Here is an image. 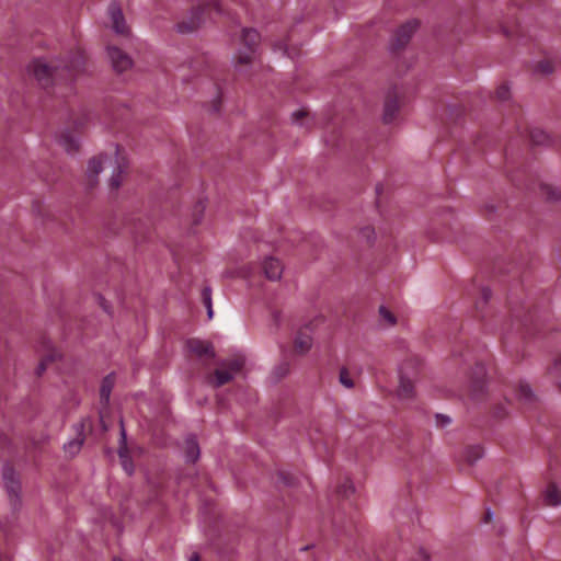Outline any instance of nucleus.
Segmentation results:
<instances>
[{"instance_id":"obj_7","label":"nucleus","mask_w":561,"mask_h":561,"mask_svg":"<svg viewBox=\"0 0 561 561\" xmlns=\"http://www.w3.org/2000/svg\"><path fill=\"white\" fill-rule=\"evenodd\" d=\"M108 16L112 30L118 35H127L129 28L126 24L123 11L117 3H111L108 7Z\"/></svg>"},{"instance_id":"obj_13","label":"nucleus","mask_w":561,"mask_h":561,"mask_svg":"<svg viewBox=\"0 0 561 561\" xmlns=\"http://www.w3.org/2000/svg\"><path fill=\"white\" fill-rule=\"evenodd\" d=\"M3 480L5 490L9 493V495L12 499H16L20 493V482L19 479L16 478L15 472L12 469L7 468L3 472Z\"/></svg>"},{"instance_id":"obj_26","label":"nucleus","mask_w":561,"mask_h":561,"mask_svg":"<svg viewBox=\"0 0 561 561\" xmlns=\"http://www.w3.org/2000/svg\"><path fill=\"white\" fill-rule=\"evenodd\" d=\"M531 139L537 145H546L550 141L549 136L542 130H534L531 133Z\"/></svg>"},{"instance_id":"obj_38","label":"nucleus","mask_w":561,"mask_h":561,"mask_svg":"<svg viewBox=\"0 0 561 561\" xmlns=\"http://www.w3.org/2000/svg\"><path fill=\"white\" fill-rule=\"evenodd\" d=\"M191 561H199L198 557L197 556H194L191 558Z\"/></svg>"},{"instance_id":"obj_35","label":"nucleus","mask_w":561,"mask_h":561,"mask_svg":"<svg viewBox=\"0 0 561 561\" xmlns=\"http://www.w3.org/2000/svg\"><path fill=\"white\" fill-rule=\"evenodd\" d=\"M494 518V513L492 511H488L485 514V522H491Z\"/></svg>"},{"instance_id":"obj_11","label":"nucleus","mask_w":561,"mask_h":561,"mask_svg":"<svg viewBox=\"0 0 561 561\" xmlns=\"http://www.w3.org/2000/svg\"><path fill=\"white\" fill-rule=\"evenodd\" d=\"M126 431L124 427V422L121 420V445L118 449V455L121 459V463L123 469L130 476L134 472V465L129 458L127 443H126Z\"/></svg>"},{"instance_id":"obj_6","label":"nucleus","mask_w":561,"mask_h":561,"mask_svg":"<svg viewBox=\"0 0 561 561\" xmlns=\"http://www.w3.org/2000/svg\"><path fill=\"white\" fill-rule=\"evenodd\" d=\"M108 60L113 69L123 73L131 69L134 61L131 57L116 46H107L106 48Z\"/></svg>"},{"instance_id":"obj_30","label":"nucleus","mask_w":561,"mask_h":561,"mask_svg":"<svg viewBox=\"0 0 561 561\" xmlns=\"http://www.w3.org/2000/svg\"><path fill=\"white\" fill-rule=\"evenodd\" d=\"M360 236L363 239L370 242L375 239V231L371 227H365L360 230Z\"/></svg>"},{"instance_id":"obj_19","label":"nucleus","mask_w":561,"mask_h":561,"mask_svg":"<svg viewBox=\"0 0 561 561\" xmlns=\"http://www.w3.org/2000/svg\"><path fill=\"white\" fill-rule=\"evenodd\" d=\"M58 142L68 153H73L79 148L78 139L68 133L61 134L58 137Z\"/></svg>"},{"instance_id":"obj_20","label":"nucleus","mask_w":561,"mask_h":561,"mask_svg":"<svg viewBox=\"0 0 561 561\" xmlns=\"http://www.w3.org/2000/svg\"><path fill=\"white\" fill-rule=\"evenodd\" d=\"M185 457L187 461H196L199 457V447L194 437H188L185 442Z\"/></svg>"},{"instance_id":"obj_34","label":"nucleus","mask_w":561,"mask_h":561,"mask_svg":"<svg viewBox=\"0 0 561 561\" xmlns=\"http://www.w3.org/2000/svg\"><path fill=\"white\" fill-rule=\"evenodd\" d=\"M342 492H343V494L345 496H348L351 493L354 492V488H353V485L351 483H347V485H343V491Z\"/></svg>"},{"instance_id":"obj_27","label":"nucleus","mask_w":561,"mask_h":561,"mask_svg":"<svg viewBox=\"0 0 561 561\" xmlns=\"http://www.w3.org/2000/svg\"><path fill=\"white\" fill-rule=\"evenodd\" d=\"M546 195L549 201L557 202L561 201V188L553 186H546Z\"/></svg>"},{"instance_id":"obj_10","label":"nucleus","mask_w":561,"mask_h":561,"mask_svg":"<svg viewBox=\"0 0 561 561\" xmlns=\"http://www.w3.org/2000/svg\"><path fill=\"white\" fill-rule=\"evenodd\" d=\"M262 270L267 279L275 282L280 279L284 266L278 259L267 256L262 262Z\"/></svg>"},{"instance_id":"obj_29","label":"nucleus","mask_w":561,"mask_h":561,"mask_svg":"<svg viewBox=\"0 0 561 561\" xmlns=\"http://www.w3.org/2000/svg\"><path fill=\"white\" fill-rule=\"evenodd\" d=\"M340 382L347 389H352L354 387V381L346 369H342L340 371Z\"/></svg>"},{"instance_id":"obj_32","label":"nucleus","mask_w":561,"mask_h":561,"mask_svg":"<svg viewBox=\"0 0 561 561\" xmlns=\"http://www.w3.org/2000/svg\"><path fill=\"white\" fill-rule=\"evenodd\" d=\"M308 113L306 111L299 110L291 114V119L294 123L302 125L301 118L306 117Z\"/></svg>"},{"instance_id":"obj_2","label":"nucleus","mask_w":561,"mask_h":561,"mask_svg":"<svg viewBox=\"0 0 561 561\" xmlns=\"http://www.w3.org/2000/svg\"><path fill=\"white\" fill-rule=\"evenodd\" d=\"M27 72L39 84L48 85L57 79L68 80L75 77V72L70 67L57 60L34 59L27 66Z\"/></svg>"},{"instance_id":"obj_41","label":"nucleus","mask_w":561,"mask_h":561,"mask_svg":"<svg viewBox=\"0 0 561 561\" xmlns=\"http://www.w3.org/2000/svg\"><path fill=\"white\" fill-rule=\"evenodd\" d=\"M114 561H122V560H119V559H114Z\"/></svg>"},{"instance_id":"obj_37","label":"nucleus","mask_w":561,"mask_h":561,"mask_svg":"<svg viewBox=\"0 0 561 561\" xmlns=\"http://www.w3.org/2000/svg\"><path fill=\"white\" fill-rule=\"evenodd\" d=\"M482 294H483V297H484L485 299H488V297L490 296V294H491V293H490V290H489V289H485V288H484V289L482 290Z\"/></svg>"},{"instance_id":"obj_31","label":"nucleus","mask_w":561,"mask_h":561,"mask_svg":"<svg viewBox=\"0 0 561 561\" xmlns=\"http://www.w3.org/2000/svg\"><path fill=\"white\" fill-rule=\"evenodd\" d=\"M496 98L501 101H506L510 98V90L506 85H502L496 90Z\"/></svg>"},{"instance_id":"obj_36","label":"nucleus","mask_w":561,"mask_h":561,"mask_svg":"<svg viewBox=\"0 0 561 561\" xmlns=\"http://www.w3.org/2000/svg\"><path fill=\"white\" fill-rule=\"evenodd\" d=\"M45 370V362H42L38 366V375H41Z\"/></svg>"},{"instance_id":"obj_21","label":"nucleus","mask_w":561,"mask_h":561,"mask_svg":"<svg viewBox=\"0 0 561 561\" xmlns=\"http://www.w3.org/2000/svg\"><path fill=\"white\" fill-rule=\"evenodd\" d=\"M84 443V438L81 434H79L76 438L69 440L64 445V450L70 457H73L79 454Z\"/></svg>"},{"instance_id":"obj_12","label":"nucleus","mask_w":561,"mask_h":561,"mask_svg":"<svg viewBox=\"0 0 561 561\" xmlns=\"http://www.w3.org/2000/svg\"><path fill=\"white\" fill-rule=\"evenodd\" d=\"M313 345V339L309 330L301 329L294 341L295 351L300 355L307 354Z\"/></svg>"},{"instance_id":"obj_39","label":"nucleus","mask_w":561,"mask_h":561,"mask_svg":"<svg viewBox=\"0 0 561 561\" xmlns=\"http://www.w3.org/2000/svg\"><path fill=\"white\" fill-rule=\"evenodd\" d=\"M54 358H55L54 356H48V358H47V359H48V360H54Z\"/></svg>"},{"instance_id":"obj_17","label":"nucleus","mask_w":561,"mask_h":561,"mask_svg":"<svg viewBox=\"0 0 561 561\" xmlns=\"http://www.w3.org/2000/svg\"><path fill=\"white\" fill-rule=\"evenodd\" d=\"M484 456V449L481 445H471L463 450V460L472 466L477 463Z\"/></svg>"},{"instance_id":"obj_24","label":"nucleus","mask_w":561,"mask_h":561,"mask_svg":"<svg viewBox=\"0 0 561 561\" xmlns=\"http://www.w3.org/2000/svg\"><path fill=\"white\" fill-rule=\"evenodd\" d=\"M553 69V64L550 60H541L535 67V71L543 76L552 73Z\"/></svg>"},{"instance_id":"obj_25","label":"nucleus","mask_w":561,"mask_h":561,"mask_svg":"<svg viewBox=\"0 0 561 561\" xmlns=\"http://www.w3.org/2000/svg\"><path fill=\"white\" fill-rule=\"evenodd\" d=\"M203 302L207 309L208 318H213V304H211V289L209 287H205L202 291Z\"/></svg>"},{"instance_id":"obj_28","label":"nucleus","mask_w":561,"mask_h":561,"mask_svg":"<svg viewBox=\"0 0 561 561\" xmlns=\"http://www.w3.org/2000/svg\"><path fill=\"white\" fill-rule=\"evenodd\" d=\"M379 313L382 318V320L388 324V325H394L397 320H396V317L383 306H381L379 308Z\"/></svg>"},{"instance_id":"obj_16","label":"nucleus","mask_w":561,"mask_h":561,"mask_svg":"<svg viewBox=\"0 0 561 561\" xmlns=\"http://www.w3.org/2000/svg\"><path fill=\"white\" fill-rule=\"evenodd\" d=\"M187 346L191 352H193L194 354H196L199 357L205 356V355H207L209 357H214V355H215L210 344L207 342H203L199 340H191V341H188Z\"/></svg>"},{"instance_id":"obj_4","label":"nucleus","mask_w":561,"mask_h":561,"mask_svg":"<svg viewBox=\"0 0 561 561\" xmlns=\"http://www.w3.org/2000/svg\"><path fill=\"white\" fill-rule=\"evenodd\" d=\"M210 10L218 13L222 12L219 0L203 1L192 8L187 19L182 20L175 24V30L180 34H190L197 31L205 22V16Z\"/></svg>"},{"instance_id":"obj_18","label":"nucleus","mask_w":561,"mask_h":561,"mask_svg":"<svg viewBox=\"0 0 561 561\" xmlns=\"http://www.w3.org/2000/svg\"><path fill=\"white\" fill-rule=\"evenodd\" d=\"M516 396L526 404H531L536 401V394L527 382H519L516 390Z\"/></svg>"},{"instance_id":"obj_1","label":"nucleus","mask_w":561,"mask_h":561,"mask_svg":"<svg viewBox=\"0 0 561 561\" xmlns=\"http://www.w3.org/2000/svg\"><path fill=\"white\" fill-rule=\"evenodd\" d=\"M127 169V160L123 152L116 147L110 152L102 153L92 158L87 168V175L90 183L93 185L98 182L100 173L108 174L107 183L111 190H118L123 175Z\"/></svg>"},{"instance_id":"obj_22","label":"nucleus","mask_w":561,"mask_h":561,"mask_svg":"<svg viewBox=\"0 0 561 561\" xmlns=\"http://www.w3.org/2000/svg\"><path fill=\"white\" fill-rule=\"evenodd\" d=\"M399 111V102L397 99H390L385 103L383 110V121L386 123H390L396 117V114Z\"/></svg>"},{"instance_id":"obj_40","label":"nucleus","mask_w":561,"mask_h":561,"mask_svg":"<svg viewBox=\"0 0 561 561\" xmlns=\"http://www.w3.org/2000/svg\"><path fill=\"white\" fill-rule=\"evenodd\" d=\"M558 387H559V389H560V391H561V381L559 382Z\"/></svg>"},{"instance_id":"obj_15","label":"nucleus","mask_w":561,"mask_h":561,"mask_svg":"<svg viewBox=\"0 0 561 561\" xmlns=\"http://www.w3.org/2000/svg\"><path fill=\"white\" fill-rule=\"evenodd\" d=\"M241 42L247 50L255 53V49L260 43V35L253 28H244L241 36Z\"/></svg>"},{"instance_id":"obj_23","label":"nucleus","mask_w":561,"mask_h":561,"mask_svg":"<svg viewBox=\"0 0 561 561\" xmlns=\"http://www.w3.org/2000/svg\"><path fill=\"white\" fill-rule=\"evenodd\" d=\"M114 386V377L112 375L106 376L101 385L100 397L104 401H108L112 388Z\"/></svg>"},{"instance_id":"obj_9","label":"nucleus","mask_w":561,"mask_h":561,"mask_svg":"<svg viewBox=\"0 0 561 561\" xmlns=\"http://www.w3.org/2000/svg\"><path fill=\"white\" fill-rule=\"evenodd\" d=\"M542 503L548 507L561 506V485L556 482H549L541 492Z\"/></svg>"},{"instance_id":"obj_14","label":"nucleus","mask_w":561,"mask_h":561,"mask_svg":"<svg viewBox=\"0 0 561 561\" xmlns=\"http://www.w3.org/2000/svg\"><path fill=\"white\" fill-rule=\"evenodd\" d=\"M255 53L247 49H239L237 54L233 56L234 68L238 71L247 70L248 66L251 65L254 60Z\"/></svg>"},{"instance_id":"obj_8","label":"nucleus","mask_w":561,"mask_h":561,"mask_svg":"<svg viewBox=\"0 0 561 561\" xmlns=\"http://www.w3.org/2000/svg\"><path fill=\"white\" fill-rule=\"evenodd\" d=\"M419 23L409 21L398 28L392 39V48L399 49L408 44L413 33L416 31Z\"/></svg>"},{"instance_id":"obj_3","label":"nucleus","mask_w":561,"mask_h":561,"mask_svg":"<svg viewBox=\"0 0 561 561\" xmlns=\"http://www.w3.org/2000/svg\"><path fill=\"white\" fill-rule=\"evenodd\" d=\"M420 360L417 358H409L399 367V386L396 390V397L402 402H411L414 400L415 377Z\"/></svg>"},{"instance_id":"obj_33","label":"nucleus","mask_w":561,"mask_h":561,"mask_svg":"<svg viewBox=\"0 0 561 561\" xmlns=\"http://www.w3.org/2000/svg\"><path fill=\"white\" fill-rule=\"evenodd\" d=\"M436 420H437V424L440 427H446L451 423V419L448 415H444V414H437Z\"/></svg>"},{"instance_id":"obj_5","label":"nucleus","mask_w":561,"mask_h":561,"mask_svg":"<svg viewBox=\"0 0 561 561\" xmlns=\"http://www.w3.org/2000/svg\"><path fill=\"white\" fill-rule=\"evenodd\" d=\"M244 360L242 358L228 359L215 370V386L220 387L229 382L243 367Z\"/></svg>"}]
</instances>
